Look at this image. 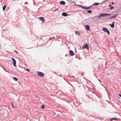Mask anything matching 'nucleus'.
Wrapping results in <instances>:
<instances>
[{
	"label": "nucleus",
	"mask_w": 121,
	"mask_h": 121,
	"mask_svg": "<svg viewBox=\"0 0 121 121\" xmlns=\"http://www.w3.org/2000/svg\"><path fill=\"white\" fill-rule=\"evenodd\" d=\"M37 73L38 75L40 77H43L44 76V73L40 72L37 71Z\"/></svg>",
	"instance_id": "1"
},
{
	"label": "nucleus",
	"mask_w": 121,
	"mask_h": 121,
	"mask_svg": "<svg viewBox=\"0 0 121 121\" xmlns=\"http://www.w3.org/2000/svg\"><path fill=\"white\" fill-rule=\"evenodd\" d=\"M102 30L104 32H107L108 35H110V32L109 30L106 28L104 27L102 28Z\"/></svg>",
	"instance_id": "2"
},
{
	"label": "nucleus",
	"mask_w": 121,
	"mask_h": 121,
	"mask_svg": "<svg viewBox=\"0 0 121 121\" xmlns=\"http://www.w3.org/2000/svg\"><path fill=\"white\" fill-rule=\"evenodd\" d=\"M12 59L13 61V63L14 66L15 67H16V62L15 60L13 58H12Z\"/></svg>",
	"instance_id": "3"
},
{
	"label": "nucleus",
	"mask_w": 121,
	"mask_h": 121,
	"mask_svg": "<svg viewBox=\"0 0 121 121\" xmlns=\"http://www.w3.org/2000/svg\"><path fill=\"white\" fill-rule=\"evenodd\" d=\"M83 48H84L88 50H89V46L87 43H86V45L83 46Z\"/></svg>",
	"instance_id": "4"
},
{
	"label": "nucleus",
	"mask_w": 121,
	"mask_h": 121,
	"mask_svg": "<svg viewBox=\"0 0 121 121\" xmlns=\"http://www.w3.org/2000/svg\"><path fill=\"white\" fill-rule=\"evenodd\" d=\"M69 54L70 56H73L74 55V52L72 50H70L69 51Z\"/></svg>",
	"instance_id": "5"
},
{
	"label": "nucleus",
	"mask_w": 121,
	"mask_h": 121,
	"mask_svg": "<svg viewBox=\"0 0 121 121\" xmlns=\"http://www.w3.org/2000/svg\"><path fill=\"white\" fill-rule=\"evenodd\" d=\"M39 19L40 20L42 21L43 22L44 21L45 19L44 17H39Z\"/></svg>",
	"instance_id": "6"
},
{
	"label": "nucleus",
	"mask_w": 121,
	"mask_h": 121,
	"mask_svg": "<svg viewBox=\"0 0 121 121\" xmlns=\"http://www.w3.org/2000/svg\"><path fill=\"white\" fill-rule=\"evenodd\" d=\"M117 15H114V16H112L109 17V19H112L113 18H116L117 17Z\"/></svg>",
	"instance_id": "7"
},
{
	"label": "nucleus",
	"mask_w": 121,
	"mask_h": 121,
	"mask_svg": "<svg viewBox=\"0 0 121 121\" xmlns=\"http://www.w3.org/2000/svg\"><path fill=\"white\" fill-rule=\"evenodd\" d=\"M86 30H90V26L89 25H86Z\"/></svg>",
	"instance_id": "8"
},
{
	"label": "nucleus",
	"mask_w": 121,
	"mask_h": 121,
	"mask_svg": "<svg viewBox=\"0 0 121 121\" xmlns=\"http://www.w3.org/2000/svg\"><path fill=\"white\" fill-rule=\"evenodd\" d=\"M60 4H61L64 5L65 4V3L64 1H62L60 2Z\"/></svg>",
	"instance_id": "9"
},
{
	"label": "nucleus",
	"mask_w": 121,
	"mask_h": 121,
	"mask_svg": "<svg viewBox=\"0 0 121 121\" xmlns=\"http://www.w3.org/2000/svg\"><path fill=\"white\" fill-rule=\"evenodd\" d=\"M100 16H101V17L102 16H106V13H101V14H100Z\"/></svg>",
	"instance_id": "10"
},
{
	"label": "nucleus",
	"mask_w": 121,
	"mask_h": 121,
	"mask_svg": "<svg viewBox=\"0 0 121 121\" xmlns=\"http://www.w3.org/2000/svg\"><path fill=\"white\" fill-rule=\"evenodd\" d=\"M62 15L64 16H66L68 15V14L66 13H62Z\"/></svg>",
	"instance_id": "11"
},
{
	"label": "nucleus",
	"mask_w": 121,
	"mask_h": 121,
	"mask_svg": "<svg viewBox=\"0 0 121 121\" xmlns=\"http://www.w3.org/2000/svg\"><path fill=\"white\" fill-rule=\"evenodd\" d=\"M75 34L77 35L78 34L79 36L80 35V32L79 31H75Z\"/></svg>",
	"instance_id": "12"
},
{
	"label": "nucleus",
	"mask_w": 121,
	"mask_h": 121,
	"mask_svg": "<svg viewBox=\"0 0 121 121\" xmlns=\"http://www.w3.org/2000/svg\"><path fill=\"white\" fill-rule=\"evenodd\" d=\"M100 14L99 15H97L95 16L94 17H95L96 18H101V16H100Z\"/></svg>",
	"instance_id": "13"
},
{
	"label": "nucleus",
	"mask_w": 121,
	"mask_h": 121,
	"mask_svg": "<svg viewBox=\"0 0 121 121\" xmlns=\"http://www.w3.org/2000/svg\"><path fill=\"white\" fill-rule=\"evenodd\" d=\"M90 8L89 7H84V8L83 9H84L85 10H86L88 9H89Z\"/></svg>",
	"instance_id": "14"
},
{
	"label": "nucleus",
	"mask_w": 121,
	"mask_h": 121,
	"mask_svg": "<svg viewBox=\"0 0 121 121\" xmlns=\"http://www.w3.org/2000/svg\"><path fill=\"white\" fill-rule=\"evenodd\" d=\"M110 25L112 28H113L114 27V24L113 23H112L111 24H110Z\"/></svg>",
	"instance_id": "15"
},
{
	"label": "nucleus",
	"mask_w": 121,
	"mask_h": 121,
	"mask_svg": "<svg viewBox=\"0 0 121 121\" xmlns=\"http://www.w3.org/2000/svg\"><path fill=\"white\" fill-rule=\"evenodd\" d=\"M99 4V3H94V4H93V5H98Z\"/></svg>",
	"instance_id": "16"
},
{
	"label": "nucleus",
	"mask_w": 121,
	"mask_h": 121,
	"mask_svg": "<svg viewBox=\"0 0 121 121\" xmlns=\"http://www.w3.org/2000/svg\"><path fill=\"white\" fill-rule=\"evenodd\" d=\"M13 79L16 81H17L18 80V79L15 77H14L13 78Z\"/></svg>",
	"instance_id": "17"
},
{
	"label": "nucleus",
	"mask_w": 121,
	"mask_h": 121,
	"mask_svg": "<svg viewBox=\"0 0 121 121\" xmlns=\"http://www.w3.org/2000/svg\"><path fill=\"white\" fill-rule=\"evenodd\" d=\"M6 7V5H5L3 7V11H4L5 10Z\"/></svg>",
	"instance_id": "18"
},
{
	"label": "nucleus",
	"mask_w": 121,
	"mask_h": 121,
	"mask_svg": "<svg viewBox=\"0 0 121 121\" xmlns=\"http://www.w3.org/2000/svg\"><path fill=\"white\" fill-rule=\"evenodd\" d=\"M92 12V11L91 10H89L87 11V12L89 13H91Z\"/></svg>",
	"instance_id": "19"
},
{
	"label": "nucleus",
	"mask_w": 121,
	"mask_h": 121,
	"mask_svg": "<svg viewBox=\"0 0 121 121\" xmlns=\"http://www.w3.org/2000/svg\"><path fill=\"white\" fill-rule=\"evenodd\" d=\"M45 107L44 105V104L42 105V106L41 107V108H42L44 109Z\"/></svg>",
	"instance_id": "20"
},
{
	"label": "nucleus",
	"mask_w": 121,
	"mask_h": 121,
	"mask_svg": "<svg viewBox=\"0 0 121 121\" xmlns=\"http://www.w3.org/2000/svg\"><path fill=\"white\" fill-rule=\"evenodd\" d=\"M78 6L81 7L82 9H83V8H84V6H83L82 5H78Z\"/></svg>",
	"instance_id": "21"
},
{
	"label": "nucleus",
	"mask_w": 121,
	"mask_h": 121,
	"mask_svg": "<svg viewBox=\"0 0 121 121\" xmlns=\"http://www.w3.org/2000/svg\"><path fill=\"white\" fill-rule=\"evenodd\" d=\"M112 120H116L118 119L116 118H112L111 119Z\"/></svg>",
	"instance_id": "22"
},
{
	"label": "nucleus",
	"mask_w": 121,
	"mask_h": 121,
	"mask_svg": "<svg viewBox=\"0 0 121 121\" xmlns=\"http://www.w3.org/2000/svg\"><path fill=\"white\" fill-rule=\"evenodd\" d=\"M111 14H107L106 13V16H108L111 15Z\"/></svg>",
	"instance_id": "23"
},
{
	"label": "nucleus",
	"mask_w": 121,
	"mask_h": 121,
	"mask_svg": "<svg viewBox=\"0 0 121 121\" xmlns=\"http://www.w3.org/2000/svg\"><path fill=\"white\" fill-rule=\"evenodd\" d=\"M114 8V7H112L111 8H109V9H112Z\"/></svg>",
	"instance_id": "24"
},
{
	"label": "nucleus",
	"mask_w": 121,
	"mask_h": 121,
	"mask_svg": "<svg viewBox=\"0 0 121 121\" xmlns=\"http://www.w3.org/2000/svg\"><path fill=\"white\" fill-rule=\"evenodd\" d=\"M14 51L16 53H17V54H18V53L17 52V51H16V50H14Z\"/></svg>",
	"instance_id": "25"
},
{
	"label": "nucleus",
	"mask_w": 121,
	"mask_h": 121,
	"mask_svg": "<svg viewBox=\"0 0 121 121\" xmlns=\"http://www.w3.org/2000/svg\"><path fill=\"white\" fill-rule=\"evenodd\" d=\"M26 70V71H30V70L29 69H27Z\"/></svg>",
	"instance_id": "26"
},
{
	"label": "nucleus",
	"mask_w": 121,
	"mask_h": 121,
	"mask_svg": "<svg viewBox=\"0 0 121 121\" xmlns=\"http://www.w3.org/2000/svg\"><path fill=\"white\" fill-rule=\"evenodd\" d=\"M99 67L100 68H102V65H100Z\"/></svg>",
	"instance_id": "27"
},
{
	"label": "nucleus",
	"mask_w": 121,
	"mask_h": 121,
	"mask_svg": "<svg viewBox=\"0 0 121 121\" xmlns=\"http://www.w3.org/2000/svg\"><path fill=\"white\" fill-rule=\"evenodd\" d=\"M28 3V2H26L25 3V4H27Z\"/></svg>",
	"instance_id": "28"
},
{
	"label": "nucleus",
	"mask_w": 121,
	"mask_h": 121,
	"mask_svg": "<svg viewBox=\"0 0 121 121\" xmlns=\"http://www.w3.org/2000/svg\"><path fill=\"white\" fill-rule=\"evenodd\" d=\"M12 106L14 108V107L13 106V103H12Z\"/></svg>",
	"instance_id": "29"
},
{
	"label": "nucleus",
	"mask_w": 121,
	"mask_h": 121,
	"mask_svg": "<svg viewBox=\"0 0 121 121\" xmlns=\"http://www.w3.org/2000/svg\"><path fill=\"white\" fill-rule=\"evenodd\" d=\"M92 6H90V7H89V8H90Z\"/></svg>",
	"instance_id": "30"
},
{
	"label": "nucleus",
	"mask_w": 121,
	"mask_h": 121,
	"mask_svg": "<svg viewBox=\"0 0 121 121\" xmlns=\"http://www.w3.org/2000/svg\"><path fill=\"white\" fill-rule=\"evenodd\" d=\"M99 81L100 82H101V81L100 80H99Z\"/></svg>",
	"instance_id": "31"
},
{
	"label": "nucleus",
	"mask_w": 121,
	"mask_h": 121,
	"mask_svg": "<svg viewBox=\"0 0 121 121\" xmlns=\"http://www.w3.org/2000/svg\"><path fill=\"white\" fill-rule=\"evenodd\" d=\"M111 4H114V2H112V3Z\"/></svg>",
	"instance_id": "32"
},
{
	"label": "nucleus",
	"mask_w": 121,
	"mask_h": 121,
	"mask_svg": "<svg viewBox=\"0 0 121 121\" xmlns=\"http://www.w3.org/2000/svg\"><path fill=\"white\" fill-rule=\"evenodd\" d=\"M111 4H110V5H109V7H110V6H111Z\"/></svg>",
	"instance_id": "33"
},
{
	"label": "nucleus",
	"mask_w": 121,
	"mask_h": 121,
	"mask_svg": "<svg viewBox=\"0 0 121 121\" xmlns=\"http://www.w3.org/2000/svg\"><path fill=\"white\" fill-rule=\"evenodd\" d=\"M119 96H120L121 97V95L119 94Z\"/></svg>",
	"instance_id": "34"
},
{
	"label": "nucleus",
	"mask_w": 121,
	"mask_h": 121,
	"mask_svg": "<svg viewBox=\"0 0 121 121\" xmlns=\"http://www.w3.org/2000/svg\"><path fill=\"white\" fill-rule=\"evenodd\" d=\"M52 39V38H50L49 39V40H51Z\"/></svg>",
	"instance_id": "35"
},
{
	"label": "nucleus",
	"mask_w": 121,
	"mask_h": 121,
	"mask_svg": "<svg viewBox=\"0 0 121 121\" xmlns=\"http://www.w3.org/2000/svg\"><path fill=\"white\" fill-rule=\"evenodd\" d=\"M114 22L113 21V23H113L114 24Z\"/></svg>",
	"instance_id": "36"
},
{
	"label": "nucleus",
	"mask_w": 121,
	"mask_h": 121,
	"mask_svg": "<svg viewBox=\"0 0 121 121\" xmlns=\"http://www.w3.org/2000/svg\"><path fill=\"white\" fill-rule=\"evenodd\" d=\"M55 38L54 37H53L52 38Z\"/></svg>",
	"instance_id": "37"
}]
</instances>
